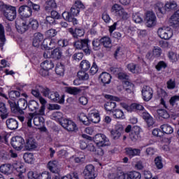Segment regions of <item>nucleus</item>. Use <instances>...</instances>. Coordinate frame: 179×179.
Segmentation results:
<instances>
[{
  "label": "nucleus",
  "instance_id": "obj_1",
  "mask_svg": "<svg viewBox=\"0 0 179 179\" xmlns=\"http://www.w3.org/2000/svg\"><path fill=\"white\" fill-rule=\"evenodd\" d=\"M41 88V93L44 97H48L54 103H59L63 104L65 101V95L59 96V93L57 91H53L47 87H39Z\"/></svg>",
  "mask_w": 179,
  "mask_h": 179
},
{
  "label": "nucleus",
  "instance_id": "obj_2",
  "mask_svg": "<svg viewBox=\"0 0 179 179\" xmlns=\"http://www.w3.org/2000/svg\"><path fill=\"white\" fill-rule=\"evenodd\" d=\"M11 111L15 114H24L23 110L27 108V101L24 99H20L17 101V103H15V101H8Z\"/></svg>",
  "mask_w": 179,
  "mask_h": 179
},
{
  "label": "nucleus",
  "instance_id": "obj_3",
  "mask_svg": "<svg viewBox=\"0 0 179 179\" xmlns=\"http://www.w3.org/2000/svg\"><path fill=\"white\" fill-rule=\"evenodd\" d=\"M111 12L116 16L117 17H120V19H122L123 20H128L131 15L125 11V9L122 6L115 3L111 8Z\"/></svg>",
  "mask_w": 179,
  "mask_h": 179
},
{
  "label": "nucleus",
  "instance_id": "obj_4",
  "mask_svg": "<svg viewBox=\"0 0 179 179\" xmlns=\"http://www.w3.org/2000/svg\"><path fill=\"white\" fill-rule=\"evenodd\" d=\"M1 12L8 20L12 22L16 19V7L8 4H3Z\"/></svg>",
  "mask_w": 179,
  "mask_h": 179
},
{
  "label": "nucleus",
  "instance_id": "obj_5",
  "mask_svg": "<svg viewBox=\"0 0 179 179\" xmlns=\"http://www.w3.org/2000/svg\"><path fill=\"white\" fill-rule=\"evenodd\" d=\"M157 34L162 40H170L173 36V29L169 27H159L157 30Z\"/></svg>",
  "mask_w": 179,
  "mask_h": 179
},
{
  "label": "nucleus",
  "instance_id": "obj_6",
  "mask_svg": "<svg viewBox=\"0 0 179 179\" xmlns=\"http://www.w3.org/2000/svg\"><path fill=\"white\" fill-rule=\"evenodd\" d=\"M73 45L75 48H76V50H83V51H84V52L87 55H90V52H92V50H90V48L89 47L88 39L77 41L74 42Z\"/></svg>",
  "mask_w": 179,
  "mask_h": 179
},
{
  "label": "nucleus",
  "instance_id": "obj_7",
  "mask_svg": "<svg viewBox=\"0 0 179 179\" xmlns=\"http://www.w3.org/2000/svg\"><path fill=\"white\" fill-rule=\"evenodd\" d=\"M94 142L99 148L110 145V140H108V138L103 134H96L94 137Z\"/></svg>",
  "mask_w": 179,
  "mask_h": 179
},
{
  "label": "nucleus",
  "instance_id": "obj_8",
  "mask_svg": "<svg viewBox=\"0 0 179 179\" xmlns=\"http://www.w3.org/2000/svg\"><path fill=\"white\" fill-rule=\"evenodd\" d=\"M13 167L16 171H17L18 174L17 176L10 179H24V176H23V173L26 172V168H24V163L20 162H15L13 164Z\"/></svg>",
  "mask_w": 179,
  "mask_h": 179
},
{
  "label": "nucleus",
  "instance_id": "obj_9",
  "mask_svg": "<svg viewBox=\"0 0 179 179\" xmlns=\"http://www.w3.org/2000/svg\"><path fill=\"white\" fill-rule=\"evenodd\" d=\"M83 174L85 179H94L97 177V173L96 172L94 166L92 164L85 166Z\"/></svg>",
  "mask_w": 179,
  "mask_h": 179
},
{
  "label": "nucleus",
  "instance_id": "obj_10",
  "mask_svg": "<svg viewBox=\"0 0 179 179\" xmlns=\"http://www.w3.org/2000/svg\"><path fill=\"white\" fill-rule=\"evenodd\" d=\"M45 111V106H41L38 110H36L34 113H29V116L26 118L27 127L31 128V121L34 118V115H44Z\"/></svg>",
  "mask_w": 179,
  "mask_h": 179
},
{
  "label": "nucleus",
  "instance_id": "obj_11",
  "mask_svg": "<svg viewBox=\"0 0 179 179\" xmlns=\"http://www.w3.org/2000/svg\"><path fill=\"white\" fill-rule=\"evenodd\" d=\"M60 124L64 129H66L69 132H72L73 131H76L78 127H76V124L73 122V121L69 119H64L60 122Z\"/></svg>",
  "mask_w": 179,
  "mask_h": 179
},
{
  "label": "nucleus",
  "instance_id": "obj_12",
  "mask_svg": "<svg viewBox=\"0 0 179 179\" xmlns=\"http://www.w3.org/2000/svg\"><path fill=\"white\" fill-rule=\"evenodd\" d=\"M18 13L21 17L26 19L31 16L33 11L31 10V8L29 7V6L23 5L20 6Z\"/></svg>",
  "mask_w": 179,
  "mask_h": 179
},
{
  "label": "nucleus",
  "instance_id": "obj_13",
  "mask_svg": "<svg viewBox=\"0 0 179 179\" xmlns=\"http://www.w3.org/2000/svg\"><path fill=\"white\" fill-rule=\"evenodd\" d=\"M141 93L144 101H150V100H152L153 97V90L148 85L144 86Z\"/></svg>",
  "mask_w": 179,
  "mask_h": 179
},
{
  "label": "nucleus",
  "instance_id": "obj_14",
  "mask_svg": "<svg viewBox=\"0 0 179 179\" xmlns=\"http://www.w3.org/2000/svg\"><path fill=\"white\" fill-rule=\"evenodd\" d=\"M23 145H24V139H23V138L17 136L11 138V145L14 149L20 150V149L23 148Z\"/></svg>",
  "mask_w": 179,
  "mask_h": 179
},
{
  "label": "nucleus",
  "instance_id": "obj_15",
  "mask_svg": "<svg viewBox=\"0 0 179 179\" xmlns=\"http://www.w3.org/2000/svg\"><path fill=\"white\" fill-rule=\"evenodd\" d=\"M145 24L147 27L156 26V15L152 11H148L145 15Z\"/></svg>",
  "mask_w": 179,
  "mask_h": 179
},
{
  "label": "nucleus",
  "instance_id": "obj_16",
  "mask_svg": "<svg viewBox=\"0 0 179 179\" xmlns=\"http://www.w3.org/2000/svg\"><path fill=\"white\" fill-rule=\"evenodd\" d=\"M48 169L51 173L58 174L59 173V163L57 160L50 161L48 163Z\"/></svg>",
  "mask_w": 179,
  "mask_h": 179
},
{
  "label": "nucleus",
  "instance_id": "obj_17",
  "mask_svg": "<svg viewBox=\"0 0 179 179\" xmlns=\"http://www.w3.org/2000/svg\"><path fill=\"white\" fill-rule=\"evenodd\" d=\"M88 117L90 122L91 121V122H94V124L100 122V115L99 114V111L96 109L90 110Z\"/></svg>",
  "mask_w": 179,
  "mask_h": 179
},
{
  "label": "nucleus",
  "instance_id": "obj_18",
  "mask_svg": "<svg viewBox=\"0 0 179 179\" xmlns=\"http://www.w3.org/2000/svg\"><path fill=\"white\" fill-rule=\"evenodd\" d=\"M141 149L134 148H125V154L127 156L132 159V157H135V156H141Z\"/></svg>",
  "mask_w": 179,
  "mask_h": 179
},
{
  "label": "nucleus",
  "instance_id": "obj_19",
  "mask_svg": "<svg viewBox=\"0 0 179 179\" xmlns=\"http://www.w3.org/2000/svg\"><path fill=\"white\" fill-rule=\"evenodd\" d=\"M34 124L36 127H38V129L42 132H45V131H47V129L44 127V117L38 116L34 117Z\"/></svg>",
  "mask_w": 179,
  "mask_h": 179
},
{
  "label": "nucleus",
  "instance_id": "obj_20",
  "mask_svg": "<svg viewBox=\"0 0 179 179\" xmlns=\"http://www.w3.org/2000/svg\"><path fill=\"white\" fill-rule=\"evenodd\" d=\"M43 40H44V36L41 33L38 32L34 34L32 42L34 47H40V44L43 43Z\"/></svg>",
  "mask_w": 179,
  "mask_h": 179
},
{
  "label": "nucleus",
  "instance_id": "obj_21",
  "mask_svg": "<svg viewBox=\"0 0 179 179\" xmlns=\"http://www.w3.org/2000/svg\"><path fill=\"white\" fill-rule=\"evenodd\" d=\"M171 26L177 29L179 27V10H178L170 19Z\"/></svg>",
  "mask_w": 179,
  "mask_h": 179
},
{
  "label": "nucleus",
  "instance_id": "obj_22",
  "mask_svg": "<svg viewBox=\"0 0 179 179\" xmlns=\"http://www.w3.org/2000/svg\"><path fill=\"white\" fill-rule=\"evenodd\" d=\"M6 125L8 129H11V131H13V129H17V127H19V123L17 122V120H15L13 118H10L6 120Z\"/></svg>",
  "mask_w": 179,
  "mask_h": 179
},
{
  "label": "nucleus",
  "instance_id": "obj_23",
  "mask_svg": "<svg viewBox=\"0 0 179 179\" xmlns=\"http://www.w3.org/2000/svg\"><path fill=\"white\" fill-rule=\"evenodd\" d=\"M99 80L104 85H108L111 82V75L107 72H103L99 76Z\"/></svg>",
  "mask_w": 179,
  "mask_h": 179
},
{
  "label": "nucleus",
  "instance_id": "obj_24",
  "mask_svg": "<svg viewBox=\"0 0 179 179\" xmlns=\"http://www.w3.org/2000/svg\"><path fill=\"white\" fill-rule=\"evenodd\" d=\"M160 128L162 129L163 135H164V134H166V135H171V134L174 132V129L173 128V127H171V125L169 124H164L161 125Z\"/></svg>",
  "mask_w": 179,
  "mask_h": 179
},
{
  "label": "nucleus",
  "instance_id": "obj_25",
  "mask_svg": "<svg viewBox=\"0 0 179 179\" xmlns=\"http://www.w3.org/2000/svg\"><path fill=\"white\" fill-rule=\"evenodd\" d=\"M129 138L133 142H136L139 138H141L138 127H134L129 135Z\"/></svg>",
  "mask_w": 179,
  "mask_h": 179
},
{
  "label": "nucleus",
  "instance_id": "obj_26",
  "mask_svg": "<svg viewBox=\"0 0 179 179\" xmlns=\"http://www.w3.org/2000/svg\"><path fill=\"white\" fill-rule=\"evenodd\" d=\"M62 17L64 19V20H67V22H73V24L75 26L76 24H78V20L73 17H72V15H71V14H69V12H64L62 13Z\"/></svg>",
  "mask_w": 179,
  "mask_h": 179
},
{
  "label": "nucleus",
  "instance_id": "obj_27",
  "mask_svg": "<svg viewBox=\"0 0 179 179\" xmlns=\"http://www.w3.org/2000/svg\"><path fill=\"white\" fill-rule=\"evenodd\" d=\"M127 179H141L142 174L137 171H131L127 173Z\"/></svg>",
  "mask_w": 179,
  "mask_h": 179
},
{
  "label": "nucleus",
  "instance_id": "obj_28",
  "mask_svg": "<svg viewBox=\"0 0 179 179\" xmlns=\"http://www.w3.org/2000/svg\"><path fill=\"white\" fill-rule=\"evenodd\" d=\"M6 41V38H5V29L3 28V25L0 24V47L1 49L3 48V45H5Z\"/></svg>",
  "mask_w": 179,
  "mask_h": 179
},
{
  "label": "nucleus",
  "instance_id": "obj_29",
  "mask_svg": "<svg viewBox=\"0 0 179 179\" xmlns=\"http://www.w3.org/2000/svg\"><path fill=\"white\" fill-rule=\"evenodd\" d=\"M12 166L9 164H3L0 166V173L2 174L9 175L11 173Z\"/></svg>",
  "mask_w": 179,
  "mask_h": 179
},
{
  "label": "nucleus",
  "instance_id": "obj_30",
  "mask_svg": "<svg viewBox=\"0 0 179 179\" xmlns=\"http://www.w3.org/2000/svg\"><path fill=\"white\" fill-rule=\"evenodd\" d=\"M57 8V3L55 0H48L45 3V9L48 12L52 10L53 9H56Z\"/></svg>",
  "mask_w": 179,
  "mask_h": 179
},
{
  "label": "nucleus",
  "instance_id": "obj_31",
  "mask_svg": "<svg viewBox=\"0 0 179 179\" xmlns=\"http://www.w3.org/2000/svg\"><path fill=\"white\" fill-rule=\"evenodd\" d=\"M57 42L54 39H46L43 41V44L47 47L48 50H52L57 47Z\"/></svg>",
  "mask_w": 179,
  "mask_h": 179
},
{
  "label": "nucleus",
  "instance_id": "obj_32",
  "mask_svg": "<svg viewBox=\"0 0 179 179\" xmlns=\"http://www.w3.org/2000/svg\"><path fill=\"white\" fill-rule=\"evenodd\" d=\"M111 134V138H113V139H120V138L121 137V134H122V128L121 127H115V129L112 130L110 131Z\"/></svg>",
  "mask_w": 179,
  "mask_h": 179
},
{
  "label": "nucleus",
  "instance_id": "obj_33",
  "mask_svg": "<svg viewBox=\"0 0 179 179\" xmlns=\"http://www.w3.org/2000/svg\"><path fill=\"white\" fill-rule=\"evenodd\" d=\"M155 9L157 13H161V15H164L166 13V7L163 4V3L158 1L155 6Z\"/></svg>",
  "mask_w": 179,
  "mask_h": 179
},
{
  "label": "nucleus",
  "instance_id": "obj_34",
  "mask_svg": "<svg viewBox=\"0 0 179 179\" xmlns=\"http://www.w3.org/2000/svg\"><path fill=\"white\" fill-rule=\"evenodd\" d=\"M127 68L131 73H139L141 72V68L134 63L127 64Z\"/></svg>",
  "mask_w": 179,
  "mask_h": 179
},
{
  "label": "nucleus",
  "instance_id": "obj_35",
  "mask_svg": "<svg viewBox=\"0 0 179 179\" xmlns=\"http://www.w3.org/2000/svg\"><path fill=\"white\" fill-rule=\"evenodd\" d=\"M16 29L18 33L23 34L29 30V24H27V22H22L21 25L16 24Z\"/></svg>",
  "mask_w": 179,
  "mask_h": 179
},
{
  "label": "nucleus",
  "instance_id": "obj_36",
  "mask_svg": "<svg viewBox=\"0 0 179 179\" xmlns=\"http://www.w3.org/2000/svg\"><path fill=\"white\" fill-rule=\"evenodd\" d=\"M165 11L167 10L168 12H170V10H174L176 8H177V2L174 1H167L165 5Z\"/></svg>",
  "mask_w": 179,
  "mask_h": 179
},
{
  "label": "nucleus",
  "instance_id": "obj_37",
  "mask_svg": "<svg viewBox=\"0 0 179 179\" xmlns=\"http://www.w3.org/2000/svg\"><path fill=\"white\" fill-rule=\"evenodd\" d=\"M62 57V52L59 48H57L52 51H51V58L52 59H61V57Z\"/></svg>",
  "mask_w": 179,
  "mask_h": 179
},
{
  "label": "nucleus",
  "instance_id": "obj_38",
  "mask_svg": "<svg viewBox=\"0 0 179 179\" xmlns=\"http://www.w3.org/2000/svg\"><path fill=\"white\" fill-rule=\"evenodd\" d=\"M65 72V66L62 63H58L55 67V73L59 76H64V73Z\"/></svg>",
  "mask_w": 179,
  "mask_h": 179
},
{
  "label": "nucleus",
  "instance_id": "obj_39",
  "mask_svg": "<svg viewBox=\"0 0 179 179\" xmlns=\"http://www.w3.org/2000/svg\"><path fill=\"white\" fill-rule=\"evenodd\" d=\"M0 113H1V118L2 120L8 118V109L3 103H0Z\"/></svg>",
  "mask_w": 179,
  "mask_h": 179
},
{
  "label": "nucleus",
  "instance_id": "obj_40",
  "mask_svg": "<svg viewBox=\"0 0 179 179\" xmlns=\"http://www.w3.org/2000/svg\"><path fill=\"white\" fill-rule=\"evenodd\" d=\"M101 44H103V45L106 48H110L111 47V38L108 36H103L100 39Z\"/></svg>",
  "mask_w": 179,
  "mask_h": 179
},
{
  "label": "nucleus",
  "instance_id": "obj_41",
  "mask_svg": "<svg viewBox=\"0 0 179 179\" xmlns=\"http://www.w3.org/2000/svg\"><path fill=\"white\" fill-rule=\"evenodd\" d=\"M113 115L114 118H117V120H124V118H125L124 112L120 109H115V110H113Z\"/></svg>",
  "mask_w": 179,
  "mask_h": 179
},
{
  "label": "nucleus",
  "instance_id": "obj_42",
  "mask_svg": "<svg viewBox=\"0 0 179 179\" xmlns=\"http://www.w3.org/2000/svg\"><path fill=\"white\" fill-rule=\"evenodd\" d=\"M41 67L46 69V71H50V69L54 68V64L50 60H45L41 64Z\"/></svg>",
  "mask_w": 179,
  "mask_h": 179
},
{
  "label": "nucleus",
  "instance_id": "obj_43",
  "mask_svg": "<svg viewBox=\"0 0 179 179\" xmlns=\"http://www.w3.org/2000/svg\"><path fill=\"white\" fill-rule=\"evenodd\" d=\"M113 176L115 179H127V173H124L122 171H117L115 173H113Z\"/></svg>",
  "mask_w": 179,
  "mask_h": 179
},
{
  "label": "nucleus",
  "instance_id": "obj_44",
  "mask_svg": "<svg viewBox=\"0 0 179 179\" xmlns=\"http://www.w3.org/2000/svg\"><path fill=\"white\" fill-rule=\"evenodd\" d=\"M66 92L69 94H73L74 96H76V94L80 93V90L75 87H66Z\"/></svg>",
  "mask_w": 179,
  "mask_h": 179
},
{
  "label": "nucleus",
  "instance_id": "obj_45",
  "mask_svg": "<svg viewBox=\"0 0 179 179\" xmlns=\"http://www.w3.org/2000/svg\"><path fill=\"white\" fill-rule=\"evenodd\" d=\"M28 24V29L31 27L33 30H37L38 29V21L33 18L29 19Z\"/></svg>",
  "mask_w": 179,
  "mask_h": 179
},
{
  "label": "nucleus",
  "instance_id": "obj_46",
  "mask_svg": "<svg viewBox=\"0 0 179 179\" xmlns=\"http://www.w3.org/2000/svg\"><path fill=\"white\" fill-rule=\"evenodd\" d=\"M23 157L25 163L31 164L34 162V155H33V153H25Z\"/></svg>",
  "mask_w": 179,
  "mask_h": 179
},
{
  "label": "nucleus",
  "instance_id": "obj_47",
  "mask_svg": "<svg viewBox=\"0 0 179 179\" xmlns=\"http://www.w3.org/2000/svg\"><path fill=\"white\" fill-rule=\"evenodd\" d=\"M104 107L106 111H113V110L117 107V103L110 101L105 103Z\"/></svg>",
  "mask_w": 179,
  "mask_h": 179
},
{
  "label": "nucleus",
  "instance_id": "obj_48",
  "mask_svg": "<svg viewBox=\"0 0 179 179\" xmlns=\"http://www.w3.org/2000/svg\"><path fill=\"white\" fill-rule=\"evenodd\" d=\"M123 86L127 93H131L134 91V87H135V85L129 83V81H124Z\"/></svg>",
  "mask_w": 179,
  "mask_h": 179
},
{
  "label": "nucleus",
  "instance_id": "obj_49",
  "mask_svg": "<svg viewBox=\"0 0 179 179\" xmlns=\"http://www.w3.org/2000/svg\"><path fill=\"white\" fill-rule=\"evenodd\" d=\"M77 76L80 80H87L89 79V73L84 71H78Z\"/></svg>",
  "mask_w": 179,
  "mask_h": 179
},
{
  "label": "nucleus",
  "instance_id": "obj_50",
  "mask_svg": "<svg viewBox=\"0 0 179 179\" xmlns=\"http://www.w3.org/2000/svg\"><path fill=\"white\" fill-rule=\"evenodd\" d=\"M78 118H79L80 121L81 122H83V124H84V125H90L89 117H87V116H86V115H85V113L80 114V115L78 116Z\"/></svg>",
  "mask_w": 179,
  "mask_h": 179
},
{
  "label": "nucleus",
  "instance_id": "obj_51",
  "mask_svg": "<svg viewBox=\"0 0 179 179\" xmlns=\"http://www.w3.org/2000/svg\"><path fill=\"white\" fill-rule=\"evenodd\" d=\"M28 108L30 111H35L38 109V103L36 101H31L28 104Z\"/></svg>",
  "mask_w": 179,
  "mask_h": 179
},
{
  "label": "nucleus",
  "instance_id": "obj_52",
  "mask_svg": "<svg viewBox=\"0 0 179 179\" xmlns=\"http://www.w3.org/2000/svg\"><path fill=\"white\" fill-rule=\"evenodd\" d=\"M80 66L83 71H89L90 69V62L87 60H83L80 62Z\"/></svg>",
  "mask_w": 179,
  "mask_h": 179
},
{
  "label": "nucleus",
  "instance_id": "obj_53",
  "mask_svg": "<svg viewBox=\"0 0 179 179\" xmlns=\"http://www.w3.org/2000/svg\"><path fill=\"white\" fill-rule=\"evenodd\" d=\"M157 113L158 115H159V117H161L162 118L167 119L170 117V115L169 114L167 110L164 109H158Z\"/></svg>",
  "mask_w": 179,
  "mask_h": 179
},
{
  "label": "nucleus",
  "instance_id": "obj_54",
  "mask_svg": "<svg viewBox=\"0 0 179 179\" xmlns=\"http://www.w3.org/2000/svg\"><path fill=\"white\" fill-rule=\"evenodd\" d=\"M155 164L158 170H162V169H163V162L162 157H157L155 159Z\"/></svg>",
  "mask_w": 179,
  "mask_h": 179
},
{
  "label": "nucleus",
  "instance_id": "obj_55",
  "mask_svg": "<svg viewBox=\"0 0 179 179\" xmlns=\"http://www.w3.org/2000/svg\"><path fill=\"white\" fill-rule=\"evenodd\" d=\"M25 148L27 149V150H31V149H36V143L33 141V140H27Z\"/></svg>",
  "mask_w": 179,
  "mask_h": 179
},
{
  "label": "nucleus",
  "instance_id": "obj_56",
  "mask_svg": "<svg viewBox=\"0 0 179 179\" xmlns=\"http://www.w3.org/2000/svg\"><path fill=\"white\" fill-rule=\"evenodd\" d=\"M145 108L143 107V105L141 103H134L131 104V111H135V110L142 111Z\"/></svg>",
  "mask_w": 179,
  "mask_h": 179
},
{
  "label": "nucleus",
  "instance_id": "obj_57",
  "mask_svg": "<svg viewBox=\"0 0 179 179\" xmlns=\"http://www.w3.org/2000/svg\"><path fill=\"white\" fill-rule=\"evenodd\" d=\"M132 19L135 23H142L143 22V19H142V16L139 13H134Z\"/></svg>",
  "mask_w": 179,
  "mask_h": 179
},
{
  "label": "nucleus",
  "instance_id": "obj_58",
  "mask_svg": "<svg viewBox=\"0 0 179 179\" xmlns=\"http://www.w3.org/2000/svg\"><path fill=\"white\" fill-rule=\"evenodd\" d=\"M38 179H51V174L48 171H43L38 174Z\"/></svg>",
  "mask_w": 179,
  "mask_h": 179
},
{
  "label": "nucleus",
  "instance_id": "obj_59",
  "mask_svg": "<svg viewBox=\"0 0 179 179\" xmlns=\"http://www.w3.org/2000/svg\"><path fill=\"white\" fill-rule=\"evenodd\" d=\"M179 103V96L175 95L172 96L169 100V103L171 106H174L178 105Z\"/></svg>",
  "mask_w": 179,
  "mask_h": 179
},
{
  "label": "nucleus",
  "instance_id": "obj_60",
  "mask_svg": "<svg viewBox=\"0 0 179 179\" xmlns=\"http://www.w3.org/2000/svg\"><path fill=\"white\" fill-rule=\"evenodd\" d=\"M162 48H159V47H154L153 50H152V55L155 57V58H159V57H160V55H162Z\"/></svg>",
  "mask_w": 179,
  "mask_h": 179
},
{
  "label": "nucleus",
  "instance_id": "obj_61",
  "mask_svg": "<svg viewBox=\"0 0 179 179\" xmlns=\"http://www.w3.org/2000/svg\"><path fill=\"white\" fill-rule=\"evenodd\" d=\"M9 98L14 100L17 97H20V92L19 91L13 90L8 93Z\"/></svg>",
  "mask_w": 179,
  "mask_h": 179
},
{
  "label": "nucleus",
  "instance_id": "obj_62",
  "mask_svg": "<svg viewBox=\"0 0 179 179\" xmlns=\"http://www.w3.org/2000/svg\"><path fill=\"white\" fill-rule=\"evenodd\" d=\"M79 13H80V10H79L76 7H74V6L73 5L71 8L69 13L70 16H78Z\"/></svg>",
  "mask_w": 179,
  "mask_h": 179
},
{
  "label": "nucleus",
  "instance_id": "obj_63",
  "mask_svg": "<svg viewBox=\"0 0 179 179\" xmlns=\"http://www.w3.org/2000/svg\"><path fill=\"white\" fill-rule=\"evenodd\" d=\"M61 179H79V175H78V173L74 172L63 176Z\"/></svg>",
  "mask_w": 179,
  "mask_h": 179
},
{
  "label": "nucleus",
  "instance_id": "obj_64",
  "mask_svg": "<svg viewBox=\"0 0 179 179\" xmlns=\"http://www.w3.org/2000/svg\"><path fill=\"white\" fill-rule=\"evenodd\" d=\"M28 179H38V174L36 171H30L27 173Z\"/></svg>",
  "mask_w": 179,
  "mask_h": 179
}]
</instances>
